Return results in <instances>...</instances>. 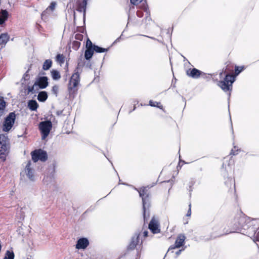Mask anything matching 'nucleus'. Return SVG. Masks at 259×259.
Masks as SVG:
<instances>
[{"label":"nucleus","mask_w":259,"mask_h":259,"mask_svg":"<svg viewBox=\"0 0 259 259\" xmlns=\"http://www.w3.org/2000/svg\"><path fill=\"white\" fill-rule=\"evenodd\" d=\"M31 156L33 162H36L39 160L44 162L48 159L47 152L41 149L35 150L32 151L31 152Z\"/></svg>","instance_id":"nucleus-8"},{"label":"nucleus","mask_w":259,"mask_h":259,"mask_svg":"<svg viewBox=\"0 0 259 259\" xmlns=\"http://www.w3.org/2000/svg\"><path fill=\"white\" fill-rule=\"evenodd\" d=\"M94 50L93 49H87L84 52V57L86 60H90L93 56L94 54Z\"/></svg>","instance_id":"nucleus-20"},{"label":"nucleus","mask_w":259,"mask_h":259,"mask_svg":"<svg viewBox=\"0 0 259 259\" xmlns=\"http://www.w3.org/2000/svg\"><path fill=\"white\" fill-rule=\"evenodd\" d=\"M223 72H221V73H220V77H222V76H223Z\"/></svg>","instance_id":"nucleus-48"},{"label":"nucleus","mask_w":259,"mask_h":259,"mask_svg":"<svg viewBox=\"0 0 259 259\" xmlns=\"http://www.w3.org/2000/svg\"><path fill=\"white\" fill-rule=\"evenodd\" d=\"M86 47L87 49H93V46L92 41L90 39H88L86 42Z\"/></svg>","instance_id":"nucleus-35"},{"label":"nucleus","mask_w":259,"mask_h":259,"mask_svg":"<svg viewBox=\"0 0 259 259\" xmlns=\"http://www.w3.org/2000/svg\"><path fill=\"white\" fill-rule=\"evenodd\" d=\"M44 14H45V12H44L42 13V14H41V17H42V16H44Z\"/></svg>","instance_id":"nucleus-49"},{"label":"nucleus","mask_w":259,"mask_h":259,"mask_svg":"<svg viewBox=\"0 0 259 259\" xmlns=\"http://www.w3.org/2000/svg\"><path fill=\"white\" fill-rule=\"evenodd\" d=\"M38 128L41 135V139L45 140L52 128V123L50 120L41 121L39 123Z\"/></svg>","instance_id":"nucleus-4"},{"label":"nucleus","mask_w":259,"mask_h":259,"mask_svg":"<svg viewBox=\"0 0 259 259\" xmlns=\"http://www.w3.org/2000/svg\"><path fill=\"white\" fill-rule=\"evenodd\" d=\"M51 75L54 80H58L61 78L59 72L56 70H53L51 71Z\"/></svg>","instance_id":"nucleus-23"},{"label":"nucleus","mask_w":259,"mask_h":259,"mask_svg":"<svg viewBox=\"0 0 259 259\" xmlns=\"http://www.w3.org/2000/svg\"><path fill=\"white\" fill-rule=\"evenodd\" d=\"M9 141L7 136L0 135V159L2 161L6 159V155L8 152Z\"/></svg>","instance_id":"nucleus-5"},{"label":"nucleus","mask_w":259,"mask_h":259,"mask_svg":"<svg viewBox=\"0 0 259 259\" xmlns=\"http://www.w3.org/2000/svg\"><path fill=\"white\" fill-rule=\"evenodd\" d=\"M191 204H190L189 205V209H188V212H187V217H189V216H190V215H191Z\"/></svg>","instance_id":"nucleus-40"},{"label":"nucleus","mask_w":259,"mask_h":259,"mask_svg":"<svg viewBox=\"0 0 259 259\" xmlns=\"http://www.w3.org/2000/svg\"><path fill=\"white\" fill-rule=\"evenodd\" d=\"M37 87V85H35V83L32 87H28V93H33L35 92V88Z\"/></svg>","instance_id":"nucleus-34"},{"label":"nucleus","mask_w":259,"mask_h":259,"mask_svg":"<svg viewBox=\"0 0 259 259\" xmlns=\"http://www.w3.org/2000/svg\"><path fill=\"white\" fill-rule=\"evenodd\" d=\"M73 13H74V16L75 17V12H74V11H73Z\"/></svg>","instance_id":"nucleus-51"},{"label":"nucleus","mask_w":259,"mask_h":259,"mask_svg":"<svg viewBox=\"0 0 259 259\" xmlns=\"http://www.w3.org/2000/svg\"><path fill=\"white\" fill-rule=\"evenodd\" d=\"M235 76L227 74L226 75L224 80L220 81L218 85L224 92L231 91L232 89V84L235 81Z\"/></svg>","instance_id":"nucleus-3"},{"label":"nucleus","mask_w":259,"mask_h":259,"mask_svg":"<svg viewBox=\"0 0 259 259\" xmlns=\"http://www.w3.org/2000/svg\"><path fill=\"white\" fill-rule=\"evenodd\" d=\"M149 228L154 234L160 232L159 224L158 221L154 218H153L149 223Z\"/></svg>","instance_id":"nucleus-12"},{"label":"nucleus","mask_w":259,"mask_h":259,"mask_svg":"<svg viewBox=\"0 0 259 259\" xmlns=\"http://www.w3.org/2000/svg\"><path fill=\"white\" fill-rule=\"evenodd\" d=\"M239 149L236 146H234V148L231 150L230 154L232 155H236L238 154Z\"/></svg>","instance_id":"nucleus-33"},{"label":"nucleus","mask_w":259,"mask_h":259,"mask_svg":"<svg viewBox=\"0 0 259 259\" xmlns=\"http://www.w3.org/2000/svg\"><path fill=\"white\" fill-rule=\"evenodd\" d=\"M56 4L55 2H52L50 6L48 7V9H49L51 10L52 11H53L56 7Z\"/></svg>","instance_id":"nucleus-36"},{"label":"nucleus","mask_w":259,"mask_h":259,"mask_svg":"<svg viewBox=\"0 0 259 259\" xmlns=\"http://www.w3.org/2000/svg\"><path fill=\"white\" fill-rule=\"evenodd\" d=\"M244 69L243 66H236L235 68L236 75H238Z\"/></svg>","instance_id":"nucleus-28"},{"label":"nucleus","mask_w":259,"mask_h":259,"mask_svg":"<svg viewBox=\"0 0 259 259\" xmlns=\"http://www.w3.org/2000/svg\"><path fill=\"white\" fill-rule=\"evenodd\" d=\"M24 78L25 80L29 79V75L28 74H25L24 76Z\"/></svg>","instance_id":"nucleus-46"},{"label":"nucleus","mask_w":259,"mask_h":259,"mask_svg":"<svg viewBox=\"0 0 259 259\" xmlns=\"http://www.w3.org/2000/svg\"><path fill=\"white\" fill-rule=\"evenodd\" d=\"M186 237L183 234H180L177 238L175 244L170 246L168 250L167 253L173 252V249L179 248L184 244Z\"/></svg>","instance_id":"nucleus-10"},{"label":"nucleus","mask_w":259,"mask_h":259,"mask_svg":"<svg viewBox=\"0 0 259 259\" xmlns=\"http://www.w3.org/2000/svg\"><path fill=\"white\" fill-rule=\"evenodd\" d=\"M63 111L62 110H59L57 111V114L58 115H60L62 114Z\"/></svg>","instance_id":"nucleus-45"},{"label":"nucleus","mask_w":259,"mask_h":259,"mask_svg":"<svg viewBox=\"0 0 259 259\" xmlns=\"http://www.w3.org/2000/svg\"><path fill=\"white\" fill-rule=\"evenodd\" d=\"M79 74L78 71L75 70V72L72 75L68 84V90L70 94H73L77 91V89L76 88L79 84Z\"/></svg>","instance_id":"nucleus-6"},{"label":"nucleus","mask_w":259,"mask_h":259,"mask_svg":"<svg viewBox=\"0 0 259 259\" xmlns=\"http://www.w3.org/2000/svg\"><path fill=\"white\" fill-rule=\"evenodd\" d=\"M48 98V95L46 92L41 91L39 93L37 96V100L40 102H45Z\"/></svg>","instance_id":"nucleus-19"},{"label":"nucleus","mask_w":259,"mask_h":259,"mask_svg":"<svg viewBox=\"0 0 259 259\" xmlns=\"http://www.w3.org/2000/svg\"><path fill=\"white\" fill-rule=\"evenodd\" d=\"M144 11L146 13V16L145 17L144 20H143V21H145V22H148L150 21L151 20V19L150 17L149 11L146 8H145Z\"/></svg>","instance_id":"nucleus-27"},{"label":"nucleus","mask_w":259,"mask_h":259,"mask_svg":"<svg viewBox=\"0 0 259 259\" xmlns=\"http://www.w3.org/2000/svg\"><path fill=\"white\" fill-rule=\"evenodd\" d=\"M251 223L250 218H248L242 212H239L229 223V227H230V231H225L223 225L218 224L212 228L213 232L211 238H214L230 233L240 232L242 233L245 232V230H247L246 227L247 226V224Z\"/></svg>","instance_id":"nucleus-1"},{"label":"nucleus","mask_w":259,"mask_h":259,"mask_svg":"<svg viewBox=\"0 0 259 259\" xmlns=\"http://www.w3.org/2000/svg\"><path fill=\"white\" fill-rule=\"evenodd\" d=\"M52 65V61L51 60H50V59L46 60L43 64L42 69L44 70H49L51 67Z\"/></svg>","instance_id":"nucleus-21"},{"label":"nucleus","mask_w":259,"mask_h":259,"mask_svg":"<svg viewBox=\"0 0 259 259\" xmlns=\"http://www.w3.org/2000/svg\"><path fill=\"white\" fill-rule=\"evenodd\" d=\"M25 175L28 179L32 182L35 181V177L34 175V170L32 163L30 160H29L25 167L24 170L21 173V175Z\"/></svg>","instance_id":"nucleus-9"},{"label":"nucleus","mask_w":259,"mask_h":259,"mask_svg":"<svg viewBox=\"0 0 259 259\" xmlns=\"http://www.w3.org/2000/svg\"><path fill=\"white\" fill-rule=\"evenodd\" d=\"M139 237L137 234H135L132 238L131 242L129 245V248L131 249H134L139 242Z\"/></svg>","instance_id":"nucleus-16"},{"label":"nucleus","mask_w":259,"mask_h":259,"mask_svg":"<svg viewBox=\"0 0 259 259\" xmlns=\"http://www.w3.org/2000/svg\"><path fill=\"white\" fill-rule=\"evenodd\" d=\"M35 85L38 86L40 89L46 88L48 85V77L46 76L39 77L35 82Z\"/></svg>","instance_id":"nucleus-15"},{"label":"nucleus","mask_w":259,"mask_h":259,"mask_svg":"<svg viewBox=\"0 0 259 259\" xmlns=\"http://www.w3.org/2000/svg\"><path fill=\"white\" fill-rule=\"evenodd\" d=\"M86 8L84 7V5H83L82 4H80L78 5V8L77 9V11H78L79 12H83V16H85V12H86Z\"/></svg>","instance_id":"nucleus-26"},{"label":"nucleus","mask_w":259,"mask_h":259,"mask_svg":"<svg viewBox=\"0 0 259 259\" xmlns=\"http://www.w3.org/2000/svg\"><path fill=\"white\" fill-rule=\"evenodd\" d=\"M184 250V249H180L178 251H176V257H177L179 255H180L182 251Z\"/></svg>","instance_id":"nucleus-41"},{"label":"nucleus","mask_w":259,"mask_h":259,"mask_svg":"<svg viewBox=\"0 0 259 259\" xmlns=\"http://www.w3.org/2000/svg\"><path fill=\"white\" fill-rule=\"evenodd\" d=\"M16 119V115L15 113L11 112L5 118L4 123L3 130L4 132H9L13 127Z\"/></svg>","instance_id":"nucleus-7"},{"label":"nucleus","mask_w":259,"mask_h":259,"mask_svg":"<svg viewBox=\"0 0 259 259\" xmlns=\"http://www.w3.org/2000/svg\"><path fill=\"white\" fill-rule=\"evenodd\" d=\"M58 91H59L58 85H55L52 87V92L53 94H54L56 96V97L57 96Z\"/></svg>","instance_id":"nucleus-29"},{"label":"nucleus","mask_w":259,"mask_h":259,"mask_svg":"<svg viewBox=\"0 0 259 259\" xmlns=\"http://www.w3.org/2000/svg\"><path fill=\"white\" fill-rule=\"evenodd\" d=\"M56 61L60 64L64 63L65 57L63 54H58L56 57Z\"/></svg>","instance_id":"nucleus-24"},{"label":"nucleus","mask_w":259,"mask_h":259,"mask_svg":"<svg viewBox=\"0 0 259 259\" xmlns=\"http://www.w3.org/2000/svg\"><path fill=\"white\" fill-rule=\"evenodd\" d=\"M83 65H84L83 61L82 60V59L81 58L79 60H78L77 69L79 68L80 67L83 66Z\"/></svg>","instance_id":"nucleus-37"},{"label":"nucleus","mask_w":259,"mask_h":259,"mask_svg":"<svg viewBox=\"0 0 259 259\" xmlns=\"http://www.w3.org/2000/svg\"><path fill=\"white\" fill-rule=\"evenodd\" d=\"M236 224H238V225H239L238 221H237L236 222Z\"/></svg>","instance_id":"nucleus-50"},{"label":"nucleus","mask_w":259,"mask_h":259,"mask_svg":"<svg viewBox=\"0 0 259 259\" xmlns=\"http://www.w3.org/2000/svg\"><path fill=\"white\" fill-rule=\"evenodd\" d=\"M9 36L6 33H2L0 35V45H5L9 40Z\"/></svg>","instance_id":"nucleus-18"},{"label":"nucleus","mask_w":259,"mask_h":259,"mask_svg":"<svg viewBox=\"0 0 259 259\" xmlns=\"http://www.w3.org/2000/svg\"><path fill=\"white\" fill-rule=\"evenodd\" d=\"M14 253L12 250H7L4 259H14Z\"/></svg>","instance_id":"nucleus-25"},{"label":"nucleus","mask_w":259,"mask_h":259,"mask_svg":"<svg viewBox=\"0 0 259 259\" xmlns=\"http://www.w3.org/2000/svg\"><path fill=\"white\" fill-rule=\"evenodd\" d=\"M142 1L143 0H131V3L134 5H137Z\"/></svg>","instance_id":"nucleus-38"},{"label":"nucleus","mask_w":259,"mask_h":259,"mask_svg":"<svg viewBox=\"0 0 259 259\" xmlns=\"http://www.w3.org/2000/svg\"><path fill=\"white\" fill-rule=\"evenodd\" d=\"M251 223L247 224V226L246 227L247 230H245V232H242V234H245L251 238L253 235H255V233L258 229V225L255 226V220H251Z\"/></svg>","instance_id":"nucleus-11"},{"label":"nucleus","mask_w":259,"mask_h":259,"mask_svg":"<svg viewBox=\"0 0 259 259\" xmlns=\"http://www.w3.org/2000/svg\"><path fill=\"white\" fill-rule=\"evenodd\" d=\"M88 0H83L82 5H84V7H87Z\"/></svg>","instance_id":"nucleus-42"},{"label":"nucleus","mask_w":259,"mask_h":259,"mask_svg":"<svg viewBox=\"0 0 259 259\" xmlns=\"http://www.w3.org/2000/svg\"><path fill=\"white\" fill-rule=\"evenodd\" d=\"M251 238L254 242L259 241V231H256L255 235H253Z\"/></svg>","instance_id":"nucleus-31"},{"label":"nucleus","mask_w":259,"mask_h":259,"mask_svg":"<svg viewBox=\"0 0 259 259\" xmlns=\"http://www.w3.org/2000/svg\"><path fill=\"white\" fill-rule=\"evenodd\" d=\"M137 15L138 17L139 18H141L143 17V12L140 11H138L137 12Z\"/></svg>","instance_id":"nucleus-39"},{"label":"nucleus","mask_w":259,"mask_h":259,"mask_svg":"<svg viewBox=\"0 0 259 259\" xmlns=\"http://www.w3.org/2000/svg\"><path fill=\"white\" fill-rule=\"evenodd\" d=\"M187 75L193 78H198L200 76L204 75L205 73L196 68L189 69L187 70Z\"/></svg>","instance_id":"nucleus-13"},{"label":"nucleus","mask_w":259,"mask_h":259,"mask_svg":"<svg viewBox=\"0 0 259 259\" xmlns=\"http://www.w3.org/2000/svg\"><path fill=\"white\" fill-rule=\"evenodd\" d=\"M160 103H158V102H153L152 101H150L149 102V105L151 106H152V107H157L158 108H161V105L159 106V105H160Z\"/></svg>","instance_id":"nucleus-32"},{"label":"nucleus","mask_w":259,"mask_h":259,"mask_svg":"<svg viewBox=\"0 0 259 259\" xmlns=\"http://www.w3.org/2000/svg\"><path fill=\"white\" fill-rule=\"evenodd\" d=\"M89 244V240L85 238H81L78 239L76 244V248L85 249Z\"/></svg>","instance_id":"nucleus-14"},{"label":"nucleus","mask_w":259,"mask_h":259,"mask_svg":"<svg viewBox=\"0 0 259 259\" xmlns=\"http://www.w3.org/2000/svg\"><path fill=\"white\" fill-rule=\"evenodd\" d=\"M153 185L146 187H143L141 188L140 190L135 188V190L138 191L140 197L142 198L143 203V215L144 219H145V213L146 208H148L150 206V197L147 188H150L153 187Z\"/></svg>","instance_id":"nucleus-2"},{"label":"nucleus","mask_w":259,"mask_h":259,"mask_svg":"<svg viewBox=\"0 0 259 259\" xmlns=\"http://www.w3.org/2000/svg\"><path fill=\"white\" fill-rule=\"evenodd\" d=\"M38 107L37 102L34 100H29L28 102V107L31 111H36Z\"/></svg>","instance_id":"nucleus-17"},{"label":"nucleus","mask_w":259,"mask_h":259,"mask_svg":"<svg viewBox=\"0 0 259 259\" xmlns=\"http://www.w3.org/2000/svg\"><path fill=\"white\" fill-rule=\"evenodd\" d=\"M148 231H144L143 232V236L144 237H146L148 236Z\"/></svg>","instance_id":"nucleus-43"},{"label":"nucleus","mask_w":259,"mask_h":259,"mask_svg":"<svg viewBox=\"0 0 259 259\" xmlns=\"http://www.w3.org/2000/svg\"><path fill=\"white\" fill-rule=\"evenodd\" d=\"M6 20L0 17V25L3 24Z\"/></svg>","instance_id":"nucleus-44"},{"label":"nucleus","mask_w":259,"mask_h":259,"mask_svg":"<svg viewBox=\"0 0 259 259\" xmlns=\"http://www.w3.org/2000/svg\"><path fill=\"white\" fill-rule=\"evenodd\" d=\"M8 16V13L6 10H2L1 13V17L6 20Z\"/></svg>","instance_id":"nucleus-30"},{"label":"nucleus","mask_w":259,"mask_h":259,"mask_svg":"<svg viewBox=\"0 0 259 259\" xmlns=\"http://www.w3.org/2000/svg\"><path fill=\"white\" fill-rule=\"evenodd\" d=\"M144 36H146V37H148L149 38H151V39H152L153 40H157L156 38H155V37H150V36H146V35H144Z\"/></svg>","instance_id":"nucleus-47"},{"label":"nucleus","mask_w":259,"mask_h":259,"mask_svg":"<svg viewBox=\"0 0 259 259\" xmlns=\"http://www.w3.org/2000/svg\"><path fill=\"white\" fill-rule=\"evenodd\" d=\"M108 50H109V48L105 49V48H103L100 47H99L98 46H96V45L93 46V50L97 53H101L107 52L108 51Z\"/></svg>","instance_id":"nucleus-22"}]
</instances>
